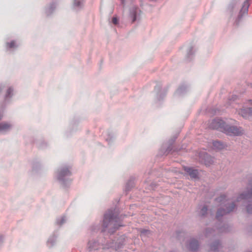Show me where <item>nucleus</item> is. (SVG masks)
Wrapping results in <instances>:
<instances>
[{
	"instance_id": "obj_1",
	"label": "nucleus",
	"mask_w": 252,
	"mask_h": 252,
	"mask_svg": "<svg viewBox=\"0 0 252 252\" xmlns=\"http://www.w3.org/2000/svg\"><path fill=\"white\" fill-rule=\"evenodd\" d=\"M101 226V234L96 239L90 240L88 242L87 248L89 252H94L100 249L103 250L112 249L117 251L121 249L125 241V237L120 236L117 238L116 241L107 240L104 237L105 233L107 232L110 234L114 233L119 228L123 226L121 219L114 210L109 209L106 211L103 216V220L99 222L94 223L90 227L92 233L97 232Z\"/></svg>"
},
{
	"instance_id": "obj_2",
	"label": "nucleus",
	"mask_w": 252,
	"mask_h": 252,
	"mask_svg": "<svg viewBox=\"0 0 252 252\" xmlns=\"http://www.w3.org/2000/svg\"><path fill=\"white\" fill-rule=\"evenodd\" d=\"M210 127L213 129L220 128L226 134L231 136H239L243 133L242 127L228 125L220 119L213 120Z\"/></svg>"
},
{
	"instance_id": "obj_3",
	"label": "nucleus",
	"mask_w": 252,
	"mask_h": 252,
	"mask_svg": "<svg viewBox=\"0 0 252 252\" xmlns=\"http://www.w3.org/2000/svg\"><path fill=\"white\" fill-rule=\"evenodd\" d=\"M216 201L220 204L223 205V207H220L218 209L216 213V218L219 221H220L221 217L225 215L228 214L232 212L236 208V204L234 202L230 203H226V196L225 194H221L216 198Z\"/></svg>"
},
{
	"instance_id": "obj_4",
	"label": "nucleus",
	"mask_w": 252,
	"mask_h": 252,
	"mask_svg": "<svg viewBox=\"0 0 252 252\" xmlns=\"http://www.w3.org/2000/svg\"><path fill=\"white\" fill-rule=\"evenodd\" d=\"M72 173L68 166L64 165L59 167L55 172V178L63 187L67 188L71 184L70 176Z\"/></svg>"
},
{
	"instance_id": "obj_5",
	"label": "nucleus",
	"mask_w": 252,
	"mask_h": 252,
	"mask_svg": "<svg viewBox=\"0 0 252 252\" xmlns=\"http://www.w3.org/2000/svg\"><path fill=\"white\" fill-rule=\"evenodd\" d=\"M14 95V88L5 83L0 84V97L3 99L5 103H9Z\"/></svg>"
},
{
	"instance_id": "obj_6",
	"label": "nucleus",
	"mask_w": 252,
	"mask_h": 252,
	"mask_svg": "<svg viewBox=\"0 0 252 252\" xmlns=\"http://www.w3.org/2000/svg\"><path fill=\"white\" fill-rule=\"evenodd\" d=\"M177 138V136H175L173 138L170 139L167 143L164 144L162 146V150L164 151V154L167 155L168 154L173 152H178L180 150L178 148L173 149V145Z\"/></svg>"
},
{
	"instance_id": "obj_7",
	"label": "nucleus",
	"mask_w": 252,
	"mask_h": 252,
	"mask_svg": "<svg viewBox=\"0 0 252 252\" xmlns=\"http://www.w3.org/2000/svg\"><path fill=\"white\" fill-rule=\"evenodd\" d=\"M141 12V10L137 6H134L130 8L129 17L132 23L140 20Z\"/></svg>"
},
{
	"instance_id": "obj_8",
	"label": "nucleus",
	"mask_w": 252,
	"mask_h": 252,
	"mask_svg": "<svg viewBox=\"0 0 252 252\" xmlns=\"http://www.w3.org/2000/svg\"><path fill=\"white\" fill-rule=\"evenodd\" d=\"M249 186L246 191L241 193L237 197L236 201L239 202L241 200H249L252 199V181H250Z\"/></svg>"
},
{
	"instance_id": "obj_9",
	"label": "nucleus",
	"mask_w": 252,
	"mask_h": 252,
	"mask_svg": "<svg viewBox=\"0 0 252 252\" xmlns=\"http://www.w3.org/2000/svg\"><path fill=\"white\" fill-rule=\"evenodd\" d=\"M249 7V3L248 0H246L242 5L238 15V17L235 22V24L237 26L239 24V21L243 17L245 14L247 13Z\"/></svg>"
},
{
	"instance_id": "obj_10",
	"label": "nucleus",
	"mask_w": 252,
	"mask_h": 252,
	"mask_svg": "<svg viewBox=\"0 0 252 252\" xmlns=\"http://www.w3.org/2000/svg\"><path fill=\"white\" fill-rule=\"evenodd\" d=\"M154 91L156 94V99L158 101L162 100L166 95V91L161 89L160 84H158L155 86Z\"/></svg>"
},
{
	"instance_id": "obj_11",
	"label": "nucleus",
	"mask_w": 252,
	"mask_h": 252,
	"mask_svg": "<svg viewBox=\"0 0 252 252\" xmlns=\"http://www.w3.org/2000/svg\"><path fill=\"white\" fill-rule=\"evenodd\" d=\"M239 7V6L237 1H232L228 6L227 11L230 15L232 16L237 12Z\"/></svg>"
},
{
	"instance_id": "obj_12",
	"label": "nucleus",
	"mask_w": 252,
	"mask_h": 252,
	"mask_svg": "<svg viewBox=\"0 0 252 252\" xmlns=\"http://www.w3.org/2000/svg\"><path fill=\"white\" fill-rule=\"evenodd\" d=\"M184 170L189 175L191 179H196L199 178V172L197 169L190 167L184 166Z\"/></svg>"
},
{
	"instance_id": "obj_13",
	"label": "nucleus",
	"mask_w": 252,
	"mask_h": 252,
	"mask_svg": "<svg viewBox=\"0 0 252 252\" xmlns=\"http://www.w3.org/2000/svg\"><path fill=\"white\" fill-rule=\"evenodd\" d=\"M13 125L9 122L0 123V134H6L12 129Z\"/></svg>"
},
{
	"instance_id": "obj_14",
	"label": "nucleus",
	"mask_w": 252,
	"mask_h": 252,
	"mask_svg": "<svg viewBox=\"0 0 252 252\" xmlns=\"http://www.w3.org/2000/svg\"><path fill=\"white\" fill-rule=\"evenodd\" d=\"M238 114L245 119L252 116V107H247L241 109L238 111Z\"/></svg>"
},
{
	"instance_id": "obj_15",
	"label": "nucleus",
	"mask_w": 252,
	"mask_h": 252,
	"mask_svg": "<svg viewBox=\"0 0 252 252\" xmlns=\"http://www.w3.org/2000/svg\"><path fill=\"white\" fill-rule=\"evenodd\" d=\"M198 247L199 242L197 240L192 238L189 240L188 248L190 251L196 252L197 251Z\"/></svg>"
},
{
	"instance_id": "obj_16",
	"label": "nucleus",
	"mask_w": 252,
	"mask_h": 252,
	"mask_svg": "<svg viewBox=\"0 0 252 252\" xmlns=\"http://www.w3.org/2000/svg\"><path fill=\"white\" fill-rule=\"evenodd\" d=\"M57 6L56 2H53L45 8V13L47 16L51 15L55 11Z\"/></svg>"
},
{
	"instance_id": "obj_17",
	"label": "nucleus",
	"mask_w": 252,
	"mask_h": 252,
	"mask_svg": "<svg viewBox=\"0 0 252 252\" xmlns=\"http://www.w3.org/2000/svg\"><path fill=\"white\" fill-rule=\"evenodd\" d=\"M203 160L205 165L210 166L214 163V158L207 153L203 155Z\"/></svg>"
},
{
	"instance_id": "obj_18",
	"label": "nucleus",
	"mask_w": 252,
	"mask_h": 252,
	"mask_svg": "<svg viewBox=\"0 0 252 252\" xmlns=\"http://www.w3.org/2000/svg\"><path fill=\"white\" fill-rule=\"evenodd\" d=\"M84 2L85 0H73V9L76 11L80 10L83 7Z\"/></svg>"
},
{
	"instance_id": "obj_19",
	"label": "nucleus",
	"mask_w": 252,
	"mask_h": 252,
	"mask_svg": "<svg viewBox=\"0 0 252 252\" xmlns=\"http://www.w3.org/2000/svg\"><path fill=\"white\" fill-rule=\"evenodd\" d=\"M58 235L55 233L52 234L47 241V246L49 248H52L56 244Z\"/></svg>"
},
{
	"instance_id": "obj_20",
	"label": "nucleus",
	"mask_w": 252,
	"mask_h": 252,
	"mask_svg": "<svg viewBox=\"0 0 252 252\" xmlns=\"http://www.w3.org/2000/svg\"><path fill=\"white\" fill-rule=\"evenodd\" d=\"M105 138L108 144L110 145L114 140L115 134L112 131H107L106 132Z\"/></svg>"
},
{
	"instance_id": "obj_21",
	"label": "nucleus",
	"mask_w": 252,
	"mask_h": 252,
	"mask_svg": "<svg viewBox=\"0 0 252 252\" xmlns=\"http://www.w3.org/2000/svg\"><path fill=\"white\" fill-rule=\"evenodd\" d=\"M221 247L220 241L217 240L210 245V250L212 252H218Z\"/></svg>"
},
{
	"instance_id": "obj_22",
	"label": "nucleus",
	"mask_w": 252,
	"mask_h": 252,
	"mask_svg": "<svg viewBox=\"0 0 252 252\" xmlns=\"http://www.w3.org/2000/svg\"><path fill=\"white\" fill-rule=\"evenodd\" d=\"M188 91V88L186 85L181 86L176 91L175 95L177 96H180L184 94Z\"/></svg>"
},
{
	"instance_id": "obj_23",
	"label": "nucleus",
	"mask_w": 252,
	"mask_h": 252,
	"mask_svg": "<svg viewBox=\"0 0 252 252\" xmlns=\"http://www.w3.org/2000/svg\"><path fill=\"white\" fill-rule=\"evenodd\" d=\"M134 179L131 178L127 182L125 186V191L127 192L129 191L134 186Z\"/></svg>"
},
{
	"instance_id": "obj_24",
	"label": "nucleus",
	"mask_w": 252,
	"mask_h": 252,
	"mask_svg": "<svg viewBox=\"0 0 252 252\" xmlns=\"http://www.w3.org/2000/svg\"><path fill=\"white\" fill-rule=\"evenodd\" d=\"M18 46V45L14 40H12L10 42H7L6 44V48L8 51L13 50L16 49Z\"/></svg>"
},
{
	"instance_id": "obj_25",
	"label": "nucleus",
	"mask_w": 252,
	"mask_h": 252,
	"mask_svg": "<svg viewBox=\"0 0 252 252\" xmlns=\"http://www.w3.org/2000/svg\"><path fill=\"white\" fill-rule=\"evenodd\" d=\"M195 51V50L194 49V47L192 46L190 47L188 49L187 54V60L188 61H190L191 60L193 56Z\"/></svg>"
},
{
	"instance_id": "obj_26",
	"label": "nucleus",
	"mask_w": 252,
	"mask_h": 252,
	"mask_svg": "<svg viewBox=\"0 0 252 252\" xmlns=\"http://www.w3.org/2000/svg\"><path fill=\"white\" fill-rule=\"evenodd\" d=\"M208 208L207 206L203 205L202 206H200V211H199V216L200 217L203 218L206 217L207 214Z\"/></svg>"
},
{
	"instance_id": "obj_27",
	"label": "nucleus",
	"mask_w": 252,
	"mask_h": 252,
	"mask_svg": "<svg viewBox=\"0 0 252 252\" xmlns=\"http://www.w3.org/2000/svg\"><path fill=\"white\" fill-rule=\"evenodd\" d=\"M217 229L220 232H227L230 230V226L227 224H224L222 226H217Z\"/></svg>"
},
{
	"instance_id": "obj_28",
	"label": "nucleus",
	"mask_w": 252,
	"mask_h": 252,
	"mask_svg": "<svg viewBox=\"0 0 252 252\" xmlns=\"http://www.w3.org/2000/svg\"><path fill=\"white\" fill-rule=\"evenodd\" d=\"M213 147L218 149L221 150L223 148L224 145L222 142L220 141H215L213 142Z\"/></svg>"
},
{
	"instance_id": "obj_29",
	"label": "nucleus",
	"mask_w": 252,
	"mask_h": 252,
	"mask_svg": "<svg viewBox=\"0 0 252 252\" xmlns=\"http://www.w3.org/2000/svg\"><path fill=\"white\" fill-rule=\"evenodd\" d=\"M214 234V230L212 228H206L205 230L204 235L205 237L208 238L213 236Z\"/></svg>"
},
{
	"instance_id": "obj_30",
	"label": "nucleus",
	"mask_w": 252,
	"mask_h": 252,
	"mask_svg": "<svg viewBox=\"0 0 252 252\" xmlns=\"http://www.w3.org/2000/svg\"><path fill=\"white\" fill-rule=\"evenodd\" d=\"M66 217L62 216L57 219V223L58 224L62 225L66 222Z\"/></svg>"
},
{
	"instance_id": "obj_31",
	"label": "nucleus",
	"mask_w": 252,
	"mask_h": 252,
	"mask_svg": "<svg viewBox=\"0 0 252 252\" xmlns=\"http://www.w3.org/2000/svg\"><path fill=\"white\" fill-rule=\"evenodd\" d=\"M36 145L41 149H43L47 146V143L44 141H39L37 142Z\"/></svg>"
},
{
	"instance_id": "obj_32",
	"label": "nucleus",
	"mask_w": 252,
	"mask_h": 252,
	"mask_svg": "<svg viewBox=\"0 0 252 252\" xmlns=\"http://www.w3.org/2000/svg\"><path fill=\"white\" fill-rule=\"evenodd\" d=\"M150 234V231L147 229H142L140 231V237L142 239L146 236H148Z\"/></svg>"
},
{
	"instance_id": "obj_33",
	"label": "nucleus",
	"mask_w": 252,
	"mask_h": 252,
	"mask_svg": "<svg viewBox=\"0 0 252 252\" xmlns=\"http://www.w3.org/2000/svg\"><path fill=\"white\" fill-rule=\"evenodd\" d=\"M247 212L248 214H252V201H250L246 206Z\"/></svg>"
},
{
	"instance_id": "obj_34",
	"label": "nucleus",
	"mask_w": 252,
	"mask_h": 252,
	"mask_svg": "<svg viewBox=\"0 0 252 252\" xmlns=\"http://www.w3.org/2000/svg\"><path fill=\"white\" fill-rule=\"evenodd\" d=\"M238 98V96L236 94H232L231 96L228 98V102L229 105L231 104V102L232 101H234Z\"/></svg>"
},
{
	"instance_id": "obj_35",
	"label": "nucleus",
	"mask_w": 252,
	"mask_h": 252,
	"mask_svg": "<svg viewBox=\"0 0 252 252\" xmlns=\"http://www.w3.org/2000/svg\"><path fill=\"white\" fill-rule=\"evenodd\" d=\"M119 20L116 16L113 17L112 19V22L113 24L116 25L118 24Z\"/></svg>"
},
{
	"instance_id": "obj_36",
	"label": "nucleus",
	"mask_w": 252,
	"mask_h": 252,
	"mask_svg": "<svg viewBox=\"0 0 252 252\" xmlns=\"http://www.w3.org/2000/svg\"><path fill=\"white\" fill-rule=\"evenodd\" d=\"M2 243H3V236L2 235H0V245H1Z\"/></svg>"
},
{
	"instance_id": "obj_37",
	"label": "nucleus",
	"mask_w": 252,
	"mask_h": 252,
	"mask_svg": "<svg viewBox=\"0 0 252 252\" xmlns=\"http://www.w3.org/2000/svg\"><path fill=\"white\" fill-rule=\"evenodd\" d=\"M3 117V112L2 110L0 111V120L2 119Z\"/></svg>"
},
{
	"instance_id": "obj_38",
	"label": "nucleus",
	"mask_w": 252,
	"mask_h": 252,
	"mask_svg": "<svg viewBox=\"0 0 252 252\" xmlns=\"http://www.w3.org/2000/svg\"><path fill=\"white\" fill-rule=\"evenodd\" d=\"M125 1H126V0H121V2L122 4H123L124 5L125 4Z\"/></svg>"
},
{
	"instance_id": "obj_39",
	"label": "nucleus",
	"mask_w": 252,
	"mask_h": 252,
	"mask_svg": "<svg viewBox=\"0 0 252 252\" xmlns=\"http://www.w3.org/2000/svg\"><path fill=\"white\" fill-rule=\"evenodd\" d=\"M250 101L251 102V104L252 105V100H250Z\"/></svg>"
}]
</instances>
